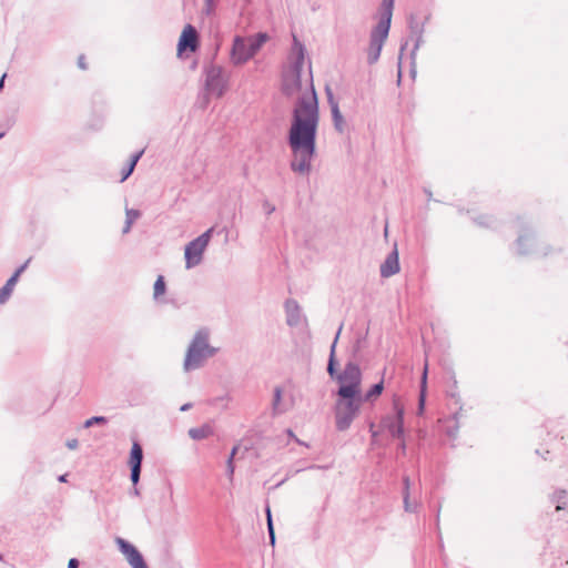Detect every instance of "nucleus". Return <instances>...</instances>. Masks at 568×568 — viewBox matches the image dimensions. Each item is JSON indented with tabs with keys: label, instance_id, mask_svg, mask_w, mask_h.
<instances>
[{
	"label": "nucleus",
	"instance_id": "nucleus-1",
	"mask_svg": "<svg viewBox=\"0 0 568 568\" xmlns=\"http://www.w3.org/2000/svg\"><path fill=\"white\" fill-rule=\"evenodd\" d=\"M318 123L317 99L313 88H306L294 111L288 142L293 152L291 166L293 171L305 173L311 168L315 153V135Z\"/></svg>",
	"mask_w": 568,
	"mask_h": 568
},
{
	"label": "nucleus",
	"instance_id": "nucleus-2",
	"mask_svg": "<svg viewBox=\"0 0 568 568\" xmlns=\"http://www.w3.org/2000/svg\"><path fill=\"white\" fill-rule=\"evenodd\" d=\"M394 9V0H383L378 12V22L372 30L371 40L366 50L368 62L375 63L379 55L384 42L386 41L390 28Z\"/></svg>",
	"mask_w": 568,
	"mask_h": 568
},
{
	"label": "nucleus",
	"instance_id": "nucleus-3",
	"mask_svg": "<svg viewBox=\"0 0 568 568\" xmlns=\"http://www.w3.org/2000/svg\"><path fill=\"white\" fill-rule=\"evenodd\" d=\"M270 40L265 32H258L248 37L236 36L231 49V62L234 65H243L248 62L261 48Z\"/></svg>",
	"mask_w": 568,
	"mask_h": 568
},
{
	"label": "nucleus",
	"instance_id": "nucleus-4",
	"mask_svg": "<svg viewBox=\"0 0 568 568\" xmlns=\"http://www.w3.org/2000/svg\"><path fill=\"white\" fill-rule=\"evenodd\" d=\"M293 47L290 53V62L292 67L284 74L283 89L286 94L293 95L302 89L301 70L305 59V48L298 41L296 36H293Z\"/></svg>",
	"mask_w": 568,
	"mask_h": 568
},
{
	"label": "nucleus",
	"instance_id": "nucleus-5",
	"mask_svg": "<svg viewBox=\"0 0 568 568\" xmlns=\"http://www.w3.org/2000/svg\"><path fill=\"white\" fill-rule=\"evenodd\" d=\"M362 395L338 394L335 403V420L339 430H346L358 415Z\"/></svg>",
	"mask_w": 568,
	"mask_h": 568
},
{
	"label": "nucleus",
	"instance_id": "nucleus-6",
	"mask_svg": "<svg viewBox=\"0 0 568 568\" xmlns=\"http://www.w3.org/2000/svg\"><path fill=\"white\" fill-rule=\"evenodd\" d=\"M207 338V333L203 331L195 335L185 356L184 368L186 371L197 368L205 358L213 355L214 349L210 347Z\"/></svg>",
	"mask_w": 568,
	"mask_h": 568
},
{
	"label": "nucleus",
	"instance_id": "nucleus-7",
	"mask_svg": "<svg viewBox=\"0 0 568 568\" xmlns=\"http://www.w3.org/2000/svg\"><path fill=\"white\" fill-rule=\"evenodd\" d=\"M337 382L338 394L362 395V372L356 364H347L337 376Z\"/></svg>",
	"mask_w": 568,
	"mask_h": 568
},
{
	"label": "nucleus",
	"instance_id": "nucleus-8",
	"mask_svg": "<svg viewBox=\"0 0 568 568\" xmlns=\"http://www.w3.org/2000/svg\"><path fill=\"white\" fill-rule=\"evenodd\" d=\"M212 232L213 229L211 227L185 246L184 257L186 268H191L200 264L202 255L210 243Z\"/></svg>",
	"mask_w": 568,
	"mask_h": 568
},
{
	"label": "nucleus",
	"instance_id": "nucleus-9",
	"mask_svg": "<svg viewBox=\"0 0 568 568\" xmlns=\"http://www.w3.org/2000/svg\"><path fill=\"white\" fill-rule=\"evenodd\" d=\"M116 544L132 568H149L142 555L133 545L122 538H116Z\"/></svg>",
	"mask_w": 568,
	"mask_h": 568
},
{
	"label": "nucleus",
	"instance_id": "nucleus-10",
	"mask_svg": "<svg viewBox=\"0 0 568 568\" xmlns=\"http://www.w3.org/2000/svg\"><path fill=\"white\" fill-rule=\"evenodd\" d=\"M199 45V36L195 28L191 24H186L180 36L178 43V51L182 53L185 50L194 52Z\"/></svg>",
	"mask_w": 568,
	"mask_h": 568
},
{
	"label": "nucleus",
	"instance_id": "nucleus-11",
	"mask_svg": "<svg viewBox=\"0 0 568 568\" xmlns=\"http://www.w3.org/2000/svg\"><path fill=\"white\" fill-rule=\"evenodd\" d=\"M143 459V450L138 442L132 444L129 465L131 467V480L133 485L138 484L141 473V463Z\"/></svg>",
	"mask_w": 568,
	"mask_h": 568
},
{
	"label": "nucleus",
	"instance_id": "nucleus-12",
	"mask_svg": "<svg viewBox=\"0 0 568 568\" xmlns=\"http://www.w3.org/2000/svg\"><path fill=\"white\" fill-rule=\"evenodd\" d=\"M143 459V450L138 442L132 444L129 465L131 467V480L133 485L138 484L141 473V463Z\"/></svg>",
	"mask_w": 568,
	"mask_h": 568
},
{
	"label": "nucleus",
	"instance_id": "nucleus-13",
	"mask_svg": "<svg viewBox=\"0 0 568 568\" xmlns=\"http://www.w3.org/2000/svg\"><path fill=\"white\" fill-rule=\"evenodd\" d=\"M399 272V262L397 250L387 256L385 262L381 265V274L383 277H389Z\"/></svg>",
	"mask_w": 568,
	"mask_h": 568
},
{
	"label": "nucleus",
	"instance_id": "nucleus-14",
	"mask_svg": "<svg viewBox=\"0 0 568 568\" xmlns=\"http://www.w3.org/2000/svg\"><path fill=\"white\" fill-rule=\"evenodd\" d=\"M26 264L16 271V273L7 281L6 285L0 288V304H3L8 301L10 295L13 292V288L18 282L20 274L24 271Z\"/></svg>",
	"mask_w": 568,
	"mask_h": 568
},
{
	"label": "nucleus",
	"instance_id": "nucleus-15",
	"mask_svg": "<svg viewBox=\"0 0 568 568\" xmlns=\"http://www.w3.org/2000/svg\"><path fill=\"white\" fill-rule=\"evenodd\" d=\"M387 428L394 437H400L403 435V409L397 410V416L387 425Z\"/></svg>",
	"mask_w": 568,
	"mask_h": 568
},
{
	"label": "nucleus",
	"instance_id": "nucleus-16",
	"mask_svg": "<svg viewBox=\"0 0 568 568\" xmlns=\"http://www.w3.org/2000/svg\"><path fill=\"white\" fill-rule=\"evenodd\" d=\"M328 101H329V104H331V108H332V113H333L335 126L338 130H342L343 116H342V114L339 112L337 102L334 101L333 95L329 92H328Z\"/></svg>",
	"mask_w": 568,
	"mask_h": 568
},
{
	"label": "nucleus",
	"instance_id": "nucleus-17",
	"mask_svg": "<svg viewBox=\"0 0 568 568\" xmlns=\"http://www.w3.org/2000/svg\"><path fill=\"white\" fill-rule=\"evenodd\" d=\"M383 389H384V383L382 381L371 387V389L363 396V402L364 400L374 402L382 395Z\"/></svg>",
	"mask_w": 568,
	"mask_h": 568
},
{
	"label": "nucleus",
	"instance_id": "nucleus-18",
	"mask_svg": "<svg viewBox=\"0 0 568 568\" xmlns=\"http://www.w3.org/2000/svg\"><path fill=\"white\" fill-rule=\"evenodd\" d=\"M427 374H428V362L425 361L423 375H422V383H420V397H419V408L420 410L424 407L425 402V394H426V386H427Z\"/></svg>",
	"mask_w": 568,
	"mask_h": 568
},
{
	"label": "nucleus",
	"instance_id": "nucleus-19",
	"mask_svg": "<svg viewBox=\"0 0 568 568\" xmlns=\"http://www.w3.org/2000/svg\"><path fill=\"white\" fill-rule=\"evenodd\" d=\"M142 152L136 153L133 155L128 164L126 168H124L121 172V182L125 181L133 172Z\"/></svg>",
	"mask_w": 568,
	"mask_h": 568
},
{
	"label": "nucleus",
	"instance_id": "nucleus-20",
	"mask_svg": "<svg viewBox=\"0 0 568 568\" xmlns=\"http://www.w3.org/2000/svg\"><path fill=\"white\" fill-rule=\"evenodd\" d=\"M463 407L460 406L459 409L452 416V420L455 423L454 427H448L446 433L449 437H456L457 436V433H458V429H459V425H458V422L459 419L463 417Z\"/></svg>",
	"mask_w": 568,
	"mask_h": 568
},
{
	"label": "nucleus",
	"instance_id": "nucleus-21",
	"mask_svg": "<svg viewBox=\"0 0 568 568\" xmlns=\"http://www.w3.org/2000/svg\"><path fill=\"white\" fill-rule=\"evenodd\" d=\"M210 434H211V428L209 426H203V427H199V428H191L189 430V435L193 439H203V438L207 437Z\"/></svg>",
	"mask_w": 568,
	"mask_h": 568
},
{
	"label": "nucleus",
	"instance_id": "nucleus-22",
	"mask_svg": "<svg viewBox=\"0 0 568 568\" xmlns=\"http://www.w3.org/2000/svg\"><path fill=\"white\" fill-rule=\"evenodd\" d=\"M448 395L453 398H456L458 397V394H457V379H456V375L454 372H450L449 373V376H448Z\"/></svg>",
	"mask_w": 568,
	"mask_h": 568
},
{
	"label": "nucleus",
	"instance_id": "nucleus-23",
	"mask_svg": "<svg viewBox=\"0 0 568 568\" xmlns=\"http://www.w3.org/2000/svg\"><path fill=\"white\" fill-rule=\"evenodd\" d=\"M219 79H210L207 81V90L211 93H215L217 97H221L223 94L224 88L219 87Z\"/></svg>",
	"mask_w": 568,
	"mask_h": 568
},
{
	"label": "nucleus",
	"instance_id": "nucleus-24",
	"mask_svg": "<svg viewBox=\"0 0 568 568\" xmlns=\"http://www.w3.org/2000/svg\"><path fill=\"white\" fill-rule=\"evenodd\" d=\"M154 297L162 296L165 293V283L163 276H159L154 283Z\"/></svg>",
	"mask_w": 568,
	"mask_h": 568
},
{
	"label": "nucleus",
	"instance_id": "nucleus-25",
	"mask_svg": "<svg viewBox=\"0 0 568 568\" xmlns=\"http://www.w3.org/2000/svg\"><path fill=\"white\" fill-rule=\"evenodd\" d=\"M336 338H338V335L336 336ZM337 339H335L334 344L332 345V349H331V356H329V362H328V366H327V372L329 373L331 376L334 375V371H335V344H336Z\"/></svg>",
	"mask_w": 568,
	"mask_h": 568
},
{
	"label": "nucleus",
	"instance_id": "nucleus-26",
	"mask_svg": "<svg viewBox=\"0 0 568 568\" xmlns=\"http://www.w3.org/2000/svg\"><path fill=\"white\" fill-rule=\"evenodd\" d=\"M139 217V212L138 211H128L126 212V226L124 229V232H129L132 223Z\"/></svg>",
	"mask_w": 568,
	"mask_h": 568
},
{
	"label": "nucleus",
	"instance_id": "nucleus-27",
	"mask_svg": "<svg viewBox=\"0 0 568 568\" xmlns=\"http://www.w3.org/2000/svg\"><path fill=\"white\" fill-rule=\"evenodd\" d=\"M266 516H267V528H268V532H270L271 544L274 545V542H275V534H274V528H273V523H272V515H271V509L270 508L266 509Z\"/></svg>",
	"mask_w": 568,
	"mask_h": 568
},
{
	"label": "nucleus",
	"instance_id": "nucleus-28",
	"mask_svg": "<svg viewBox=\"0 0 568 568\" xmlns=\"http://www.w3.org/2000/svg\"><path fill=\"white\" fill-rule=\"evenodd\" d=\"M105 423H106V418L105 417H103V416H94V417H91V418L85 420L84 427L89 428L93 424H105Z\"/></svg>",
	"mask_w": 568,
	"mask_h": 568
},
{
	"label": "nucleus",
	"instance_id": "nucleus-29",
	"mask_svg": "<svg viewBox=\"0 0 568 568\" xmlns=\"http://www.w3.org/2000/svg\"><path fill=\"white\" fill-rule=\"evenodd\" d=\"M237 452V446H235L233 449H232V453H231V456H230V459L227 462V465H229V469H230V473L233 474L234 471V466H233V458L235 456Z\"/></svg>",
	"mask_w": 568,
	"mask_h": 568
},
{
	"label": "nucleus",
	"instance_id": "nucleus-30",
	"mask_svg": "<svg viewBox=\"0 0 568 568\" xmlns=\"http://www.w3.org/2000/svg\"><path fill=\"white\" fill-rule=\"evenodd\" d=\"M281 397H282V390H281V388L277 387L275 389L274 405H277L280 403Z\"/></svg>",
	"mask_w": 568,
	"mask_h": 568
},
{
	"label": "nucleus",
	"instance_id": "nucleus-31",
	"mask_svg": "<svg viewBox=\"0 0 568 568\" xmlns=\"http://www.w3.org/2000/svg\"><path fill=\"white\" fill-rule=\"evenodd\" d=\"M78 65L85 70L87 69V62H85V57L84 55H80L79 59H78Z\"/></svg>",
	"mask_w": 568,
	"mask_h": 568
},
{
	"label": "nucleus",
	"instance_id": "nucleus-32",
	"mask_svg": "<svg viewBox=\"0 0 568 568\" xmlns=\"http://www.w3.org/2000/svg\"><path fill=\"white\" fill-rule=\"evenodd\" d=\"M79 561L75 558H71L68 562V568H78Z\"/></svg>",
	"mask_w": 568,
	"mask_h": 568
},
{
	"label": "nucleus",
	"instance_id": "nucleus-33",
	"mask_svg": "<svg viewBox=\"0 0 568 568\" xmlns=\"http://www.w3.org/2000/svg\"><path fill=\"white\" fill-rule=\"evenodd\" d=\"M67 446L70 448V449H74L77 448L78 446V440L77 439H71L67 443Z\"/></svg>",
	"mask_w": 568,
	"mask_h": 568
},
{
	"label": "nucleus",
	"instance_id": "nucleus-34",
	"mask_svg": "<svg viewBox=\"0 0 568 568\" xmlns=\"http://www.w3.org/2000/svg\"><path fill=\"white\" fill-rule=\"evenodd\" d=\"M4 78H6V74H3L2 78L0 79V90L3 88Z\"/></svg>",
	"mask_w": 568,
	"mask_h": 568
},
{
	"label": "nucleus",
	"instance_id": "nucleus-35",
	"mask_svg": "<svg viewBox=\"0 0 568 568\" xmlns=\"http://www.w3.org/2000/svg\"><path fill=\"white\" fill-rule=\"evenodd\" d=\"M65 477H67V475H62V476L59 478V480H60V481H67V478H65Z\"/></svg>",
	"mask_w": 568,
	"mask_h": 568
},
{
	"label": "nucleus",
	"instance_id": "nucleus-36",
	"mask_svg": "<svg viewBox=\"0 0 568 568\" xmlns=\"http://www.w3.org/2000/svg\"><path fill=\"white\" fill-rule=\"evenodd\" d=\"M404 503H405V505H406V508H408L407 496H405Z\"/></svg>",
	"mask_w": 568,
	"mask_h": 568
},
{
	"label": "nucleus",
	"instance_id": "nucleus-37",
	"mask_svg": "<svg viewBox=\"0 0 568 568\" xmlns=\"http://www.w3.org/2000/svg\"><path fill=\"white\" fill-rule=\"evenodd\" d=\"M3 134L0 133V138H2Z\"/></svg>",
	"mask_w": 568,
	"mask_h": 568
}]
</instances>
